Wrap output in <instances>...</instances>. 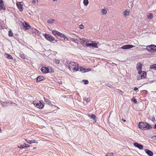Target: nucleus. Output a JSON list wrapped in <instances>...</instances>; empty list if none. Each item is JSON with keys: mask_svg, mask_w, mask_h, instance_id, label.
I'll use <instances>...</instances> for the list:
<instances>
[{"mask_svg": "<svg viewBox=\"0 0 156 156\" xmlns=\"http://www.w3.org/2000/svg\"><path fill=\"white\" fill-rule=\"evenodd\" d=\"M91 70V69L88 68V69H86L84 68L83 71L84 73H86L87 72H88L90 71Z\"/></svg>", "mask_w": 156, "mask_h": 156, "instance_id": "obj_26", "label": "nucleus"}, {"mask_svg": "<svg viewBox=\"0 0 156 156\" xmlns=\"http://www.w3.org/2000/svg\"><path fill=\"white\" fill-rule=\"evenodd\" d=\"M90 117L92 119H93L94 120H95L96 118V116L94 114H92L90 115Z\"/></svg>", "mask_w": 156, "mask_h": 156, "instance_id": "obj_32", "label": "nucleus"}, {"mask_svg": "<svg viewBox=\"0 0 156 156\" xmlns=\"http://www.w3.org/2000/svg\"><path fill=\"white\" fill-rule=\"evenodd\" d=\"M136 67L137 70H142V64L140 63H138Z\"/></svg>", "mask_w": 156, "mask_h": 156, "instance_id": "obj_17", "label": "nucleus"}, {"mask_svg": "<svg viewBox=\"0 0 156 156\" xmlns=\"http://www.w3.org/2000/svg\"><path fill=\"white\" fill-rule=\"evenodd\" d=\"M30 145L26 143L24 144L23 145H21L20 146H18V147L20 148H24L26 147H29Z\"/></svg>", "mask_w": 156, "mask_h": 156, "instance_id": "obj_14", "label": "nucleus"}, {"mask_svg": "<svg viewBox=\"0 0 156 156\" xmlns=\"http://www.w3.org/2000/svg\"><path fill=\"white\" fill-rule=\"evenodd\" d=\"M113 155V153H108L106 154L105 156H112Z\"/></svg>", "mask_w": 156, "mask_h": 156, "instance_id": "obj_31", "label": "nucleus"}, {"mask_svg": "<svg viewBox=\"0 0 156 156\" xmlns=\"http://www.w3.org/2000/svg\"><path fill=\"white\" fill-rule=\"evenodd\" d=\"M20 57L22 58L26 59V58L25 55L23 54H21L20 55Z\"/></svg>", "mask_w": 156, "mask_h": 156, "instance_id": "obj_25", "label": "nucleus"}, {"mask_svg": "<svg viewBox=\"0 0 156 156\" xmlns=\"http://www.w3.org/2000/svg\"><path fill=\"white\" fill-rule=\"evenodd\" d=\"M83 3L85 6H87L89 3L88 0H83Z\"/></svg>", "mask_w": 156, "mask_h": 156, "instance_id": "obj_23", "label": "nucleus"}, {"mask_svg": "<svg viewBox=\"0 0 156 156\" xmlns=\"http://www.w3.org/2000/svg\"><path fill=\"white\" fill-rule=\"evenodd\" d=\"M83 81L84 82L85 84H87L89 83L88 80H83Z\"/></svg>", "mask_w": 156, "mask_h": 156, "instance_id": "obj_37", "label": "nucleus"}, {"mask_svg": "<svg viewBox=\"0 0 156 156\" xmlns=\"http://www.w3.org/2000/svg\"><path fill=\"white\" fill-rule=\"evenodd\" d=\"M79 27L81 29H83L84 28V27L82 24H81L79 26Z\"/></svg>", "mask_w": 156, "mask_h": 156, "instance_id": "obj_41", "label": "nucleus"}, {"mask_svg": "<svg viewBox=\"0 0 156 156\" xmlns=\"http://www.w3.org/2000/svg\"><path fill=\"white\" fill-rule=\"evenodd\" d=\"M102 14L103 15H105L107 11V10L105 9H102Z\"/></svg>", "mask_w": 156, "mask_h": 156, "instance_id": "obj_29", "label": "nucleus"}, {"mask_svg": "<svg viewBox=\"0 0 156 156\" xmlns=\"http://www.w3.org/2000/svg\"><path fill=\"white\" fill-rule=\"evenodd\" d=\"M129 156H134V155L132 156V155H129Z\"/></svg>", "mask_w": 156, "mask_h": 156, "instance_id": "obj_58", "label": "nucleus"}, {"mask_svg": "<svg viewBox=\"0 0 156 156\" xmlns=\"http://www.w3.org/2000/svg\"><path fill=\"white\" fill-rule=\"evenodd\" d=\"M134 90H135V91H136L137 90H138V88L136 87H135L134 88Z\"/></svg>", "mask_w": 156, "mask_h": 156, "instance_id": "obj_48", "label": "nucleus"}, {"mask_svg": "<svg viewBox=\"0 0 156 156\" xmlns=\"http://www.w3.org/2000/svg\"><path fill=\"white\" fill-rule=\"evenodd\" d=\"M59 32H58V31H56V30H54L52 31V34L55 35L56 34L58 35V33Z\"/></svg>", "mask_w": 156, "mask_h": 156, "instance_id": "obj_27", "label": "nucleus"}, {"mask_svg": "<svg viewBox=\"0 0 156 156\" xmlns=\"http://www.w3.org/2000/svg\"><path fill=\"white\" fill-rule=\"evenodd\" d=\"M134 145L136 147L138 148L140 150H142L143 148V146L141 144H139L137 143H135Z\"/></svg>", "mask_w": 156, "mask_h": 156, "instance_id": "obj_8", "label": "nucleus"}, {"mask_svg": "<svg viewBox=\"0 0 156 156\" xmlns=\"http://www.w3.org/2000/svg\"><path fill=\"white\" fill-rule=\"evenodd\" d=\"M22 24L26 30H29L30 28V26L26 21L23 23Z\"/></svg>", "mask_w": 156, "mask_h": 156, "instance_id": "obj_6", "label": "nucleus"}, {"mask_svg": "<svg viewBox=\"0 0 156 156\" xmlns=\"http://www.w3.org/2000/svg\"><path fill=\"white\" fill-rule=\"evenodd\" d=\"M151 47L150 45L148 46H147L146 49L147 50L152 52Z\"/></svg>", "mask_w": 156, "mask_h": 156, "instance_id": "obj_24", "label": "nucleus"}, {"mask_svg": "<svg viewBox=\"0 0 156 156\" xmlns=\"http://www.w3.org/2000/svg\"><path fill=\"white\" fill-rule=\"evenodd\" d=\"M38 0H33L32 3L33 4H35L38 2Z\"/></svg>", "mask_w": 156, "mask_h": 156, "instance_id": "obj_39", "label": "nucleus"}, {"mask_svg": "<svg viewBox=\"0 0 156 156\" xmlns=\"http://www.w3.org/2000/svg\"><path fill=\"white\" fill-rule=\"evenodd\" d=\"M57 41V40H55V41Z\"/></svg>", "mask_w": 156, "mask_h": 156, "instance_id": "obj_59", "label": "nucleus"}, {"mask_svg": "<svg viewBox=\"0 0 156 156\" xmlns=\"http://www.w3.org/2000/svg\"><path fill=\"white\" fill-rule=\"evenodd\" d=\"M44 36L46 39L50 42H51L55 40V38L50 34H45L44 35Z\"/></svg>", "mask_w": 156, "mask_h": 156, "instance_id": "obj_4", "label": "nucleus"}, {"mask_svg": "<svg viewBox=\"0 0 156 156\" xmlns=\"http://www.w3.org/2000/svg\"><path fill=\"white\" fill-rule=\"evenodd\" d=\"M122 120L124 122H126V120H124V119H122Z\"/></svg>", "mask_w": 156, "mask_h": 156, "instance_id": "obj_55", "label": "nucleus"}, {"mask_svg": "<svg viewBox=\"0 0 156 156\" xmlns=\"http://www.w3.org/2000/svg\"><path fill=\"white\" fill-rule=\"evenodd\" d=\"M55 62L56 63H57V64H58L59 63L60 61L59 60H58V59H55Z\"/></svg>", "mask_w": 156, "mask_h": 156, "instance_id": "obj_38", "label": "nucleus"}, {"mask_svg": "<svg viewBox=\"0 0 156 156\" xmlns=\"http://www.w3.org/2000/svg\"><path fill=\"white\" fill-rule=\"evenodd\" d=\"M44 101L47 104L49 105H52L51 103V101L48 99L45 98H44Z\"/></svg>", "mask_w": 156, "mask_h": 156, "instance_id": "obj_16", "label": "nucleus"}, {"mask_svg": "<svg viewBox=\"0 0 156 156\" xmlns=\"http://www.w3.org/2000/svg\"><path fill=\"white\" fill-rule=\"evenodd\" d=\"M64 38L65 40H68V38L67 37H66L65 35V36H64Z\"/></svg>", "mask_w": 156, "mask_h": 156, "instance_id": "obj_46", "label": "nucleus"}, {"mask_svg": "<svg viewBox=\"0 0 156 156\" xmlns=\"http://www.w3.org/2000/svg\"><path fill=\"white\" fill-rule=\"evenodd\" d=\"M26 141L27 143L30 144H31L33 143H37V142L34 140H28L27 139L25 140Z\"/></svg>", "mask_w": 156, "mask_h": 156, "instance_id": "obj_13", "label": "nucleus"}, {"mask_svg": "<svg viewBox=\"0 0 156 156\" xmlns=\"http://www.w3.org/2000/svg\"><path fill=\"white\" fill-rule=\"evenodd\" d=\"M76 37H77V36H75L74 37L75 38L71 37V38H70L71 39V40L72 41H73L75 43L78 44V40L77 39V38H76Z\"/></svg>", "mask_w": 156, "mask_h": 156, "instance_id": "obj_12", "label": "nucleus"}, {"mask_svg": "<svg viewBox=\"0 0 156 156\" xmlns=\"http://www.w3.org/2000/svg\"><path fill=\"white\" fill-rule=\"evenodd\" d=\"M4 5L3 4H0V10H2L3 8V6Z\"/></svg>", "mask_w": 156, "mask_h": 156, "instance_id": "obj_40", "label": "nucleus"}, {"mask_svg": "<svg viewBox=\"0 0 156 156\" xmlns=\"http://www.w3.org/2000/svg\"><path fill=\"white\" fill-rule=\"evenodd\" d=\"M84 100L86 101L87 102H90V98H84Z\"/></svg>", "mask_w": 156, "mask_h": 156, "instance_id": "obj_33", "label": "nucleus"}, {"mask_svg": "<svg viewBox=\"0 0 156 156\" xmlns=\"http://www.w3.org/2000/svg\"><path fill=\"white\" fill-rule=\"evenodd\" d=\"M137 70L138 71V73L140 74H141L142 73L141 70L139 69V70Z\"/></svg>", "mask_w": 156, "mask_h": 156, "instance_id": "obj_45", "label": "nucleus"}, {"mask_svg": "<svg viewBox=\"0 0 156 156\" xmlns=\"http://www.w3.org/2000/svg\"><path fill=\"white\" fill-rule=\"evenodd\" d=\"M79 69H80V71H82L83 70H84V68H83V67H80V68H79Z\"/></svg>", "mask_w": 156, "mask_h": 156, "instance_id": "obj_43", "label": "nucleus"}, {"mask_svg": "<svg viewBox=\"0 0 156 156\" xmlns=\"http://www.w3.org/2000/svg\"><path fill=\"white\" fill-rule=\"evenodd\" d=\"M146 153L149 156H152L153 155V153L150 150L148 149H146L145 150Z\"/></svg>", "mask_w": 156, "mask_h": 156, "instance_id": "obj_11", "label": "nucleus"}, {"mask_svg": "<svg viewBox=\"0 0 156 156\" xmlns=\"http://www.w3.org/2000/svg\"><path fill=\"white\" fill-rule=\"evenodd\" d=\"M22 2H20L18 3H17V6L18 8L22 12L23 10V6L22 5L20 4Z\"/></svg>", "mask_w": 156, "mask_h": 156, "instance_id": "obj_10", "label": "nucleus"}, {"mask_svg": "<svg viewBox=\"0 0 156 156\" xmlns=\"http://www.w3.org/2000/svg\"><path fill=\"white\" fill-rule=\"evenodd\" d=\"M69 69L73 72H77L79 70V66L77 63L70 62L69 64Z\"/></svg>", "mask_w": 156, "mask_h": 156, "instance_id": "obj_1", "label": "nucleus"}, {"mask_svg": "<svg viewBox=\"0 0 156 156\" xmlns=\"http://www.w3.org/2000/svg\"><path fill=\"white\" fill-rule=\"evenodd\" d=\"M91 46L95 48H98V44L97 43H91Z\"/></svg>", "mask_w": 156, "mask_h": 156, "instance_id": "obj_22", "label": "nucleus"}, {"mask_svg": "<svg viewBox=\"0 0 156 156\" xmlns=\"http://www.w3.org/2000/svg\"><path fill=\"white\" fill-rule=\"evenodd\" d=\"M58 83L59 84H62V82L61 81H58Z\"/></svg>", "mask_w": 156, "mask_h": 156, "instance_id": "obj_50", "label": "nucleus"}, {"mask_svg": "<svg viewBox=\"0 0 156 156\" xmlns=\"http://www.w3.org/2000/svg\"><path fill=\"white\" fill-rule=\"evenodd\" d=\"M80 40L81 41H80V42L82 44H84V43H82V41H83V42H84L85 41L84 40V39H80Z\"/></svg>", "mask_w": 156, "mask_h": 156, "instance_id": "obj_42", "label": "nucleus"}, {"mask_svg": "<svg viewBox=\"0 0 156 156\" xmlns=\"http://www.w3.org/2000/svg\"><path fill=\"white\" fill-rule=\"evenodd\" d=\"M150 68L151 69H156V64L151 65L150 66Z\"/></svg>", "mask_w": 156, "mask_h": 156, "instance_id": "obj_28", "label": "nucleus"}, {"mask_svg": "<svg viewBox=\"0 0 156 156\" xmlns=\"http://www.w3.org/2000/svg\"><path fill=\"white\" fill-rule=\"evenodd\" d=\"M41 70L43 73H46L49 72V69L45 67H43Z\"/></svg>", "mask_w": 156, "mask_h": 156, "instance_id": "obj_7", "label": "nucleus"}, {"mask_svg": "<svg viewBox=\"0 0 156 156\" xmlns=\"http://www.w3.org/2000/svg\"><path fill=\"white\" fill-rule=\"evenodd\" d=\"M5 57L7 58H8L9 59H12V57L11 56V55L7 53H6L5 55Z\"/></svg>", "mask_w": 156, "mask_h": 156, "instance_id": "obj_21", "label": "nucleus"}, {"mask_svg": "<svg viewBox=\"0 0 156 156\" xmlns=\"http://www.w3.org/2000/svg\"><path fill=\"white\" fill-rule=\"evenodd\" d=\"M3 4V0H0V4Z\"/></svg>", "mask_w": 156, "mask_h": 156, "instance_id": "obj_49", "label": "nucleus"}, {"mask_svg": "<svg viewBox=\"0 0 156 156\" xmlns=\"http://www.w3.org/2000/svg\"><path fill=\"white\" fill-rule=\"evenodd\" d=\"M1 105L3 107L6 106V101L2 102L0 101Z\"/></svg>", "mask_w": 156, "mask_h": 156, "instance_id": "obj_30", "label": "nucleus"}, {"mask_svg": "<svg viewBox=\"0 0 156 156\" xmlns=\"http://www.w3.org/2000/svg\"><path fill=\"white\" fill-rule=\"evenodd\" d=\"M153 16L152 14H150L149 15H148V18L149 19H151L152 17H153Z\"/></svg>", "mask_w": 156, "mask_h": 156, "instance_id": "obj_35", "label": "nucleus"}, {"mask_svg": "<svg viewBox=\"0 0 156 156\" xmlns=\"http://www.w3.org/2000/svg\"><path fill=\"white\" fill-rule=\"evenodd\" d=\"M54 21L55 20H54L50 19L47 21V22L48 24H52Z\"/></svg>", "mask_w": 156, "mask_h": 156, "instance_id": "obj_20", "label": "nucleus"}, {"mask_svg": "<svg viewBox=\"0 0 156 156\" xmlns=\"http://www.w3.org/2000/svg\"><path fill=\"white\" fill-rule=\"evenodd\" d=\"M39 31H38V30H36V32L37 33H38Z\"/></svg>", "mask_w": 156, "mask_h": 156, "instance_id": "obj_53", "label": "nucleus"}, {"mask_svg": "<svg viewBox=\"0 0 156 156\" xmlns=\"http://www.w3.org/2000/svg\"><path fill=\"white\" fill-rule=\"evenodd\" d=\"M134 47V46L133 45L131 44H127L123 46L121 48L126 49H129Z\"/></svg>", "mask_w": 156, "mask_h": 156, "instance_id": "obj_5", "label": "nucleus"}, {"mask_svg": "<svg viewBox=\"0 0 156 156\" xmlns=\"http://www.w3.org/2000/svg\"><path fill=\"white\" fill-rule=\"evenodd\" d=\"M45 79V78L43 76H38L36 80V81L37 82H39L41 80H44Z\"/></svg>", "mask_w": 156, "mask_h": 156, "instance_id": "obj_9", "label": "nucleus"}, {"mask_svg": "<svg viewBox=\"0 0 156 156\" xmlns=\"http://www.w3.org/2000/svg\"><path fill=\"white\" fill-rule=\"evenodd\" d=\"M9 37H12L13 36L12 32L11 30L9 32Z\"/></svg>", "mask_w": 156, "mask_h": 156, "instance_id": "obj_34", "label": "nucleus"}, {"mask_svg": "<svg viewBox=\"0 0 156 156\" xmlns=\"http://www.w3.org/2000/svg\"><path fill=\"white\" fill-rule=\"evenodd\" d=\"M156 137V136H154L152 137V139L154 140L155 137Z\"/></svg>", "mask_w": 156, "mask_h": 156, "instance_id": "obj_51", "label": "nucleus"}, {"mask_svg": "<svg viewBox=\"0 0 156 156\" xmlns=\"http://www.w3.org/2000/svg\"><path fill=\"white\" fill-rule=\"evenodd\" d=\"M58 36H59L62 37H64V36H65V35H64V34H62L60 33V32L58 33Z\"/></svg>", "mask_w": 156, "mask_h": 156, "instance_id": "obj_36", "label": "nucleus"}, {"mask_svg": "<svg viewBox=\"0 0 156 156\" xmlns=\"http://www.w3.org/2000/svg\"><path fill=\"white\" fill-rule=\"evenodd\" d=\"M129 10L127 9L124 11L123 12V15L125 16H128L129 14Z\"/></svg>", "mask_w": 156, "mask_h": 156, "instance_id": "obj_15", "label": "nucleus"}, {"mask_svg": "<svg viewBox=\"0 0 156 156\" xmlns=\"http://www.w3.org/2000/svg\"><path fill=\"white\" fill-rule=\"evenodd\" d=\"M10 102H6V104H8Z\"/></svg>", "mask_w": 156, "mask_h": 156, "instance_id": "obj_54", "label": "nucleus"}, {"mask_svg": "<svg viewBox=\"0 0 156 156\" xmlns=\"http://www.w3.org/2000/svg\"><path fill=\"white\" fill-rule=\"evenodd\" d=\"M151 50L152 51H156V46L154 45H151Z\"/></svg>", "mask_w": 156, "mask_h": 156, "instance_id": "obj_18", "label": "nucleus"}, {"mask_svg": "<svg viewBox=\"0 0 156 156\" xmlns=\"http://www.w3.org/2000/svg\"><path fill=\"white\" fill-rule=\"evenodd\" d=\"M53 0V1H57V0Z\"/></svg>", "mask_w": 156, "mask_h": 156, "instance_id": "obj_57", "label": "nucleus"}, {"mask_svg": "<svg viewBox=\"0 0 156 156\" xmlns=\"http://www.w3.org/2000/svg\"><path fill=\"white\" fill-rule=\"evenodd\" d=\"M134 103H136L137 102V100L136 99H134L133 100Z\"/></svg>", "mask_w": 156, "mask_h": 156, "instance_id": "obj_47", "label": "nucleus"}, {"mask_svg": "<svg viewBox=\"0 0 156 156\" xmlns=\"http://www.w3.org/2000/svg\"><path fill=\"white\" fill-rule=\"evenodd\" d=\"M34 105L39 109H42L44 107V104L41 101L38 100H35L33 101Z\"/></svg>", "mask_w": 156, "mask_h": 156, "instance_id": "obj_3", "label": "nucleus"}, {"mask_svg": "<svg viewBox=\"0 0 156 156\" xmlns=\"http://www.w3.org/2000/svg\"><path fill=\"white\" fill-rule=\"evenodd\" d=\"M12 102H11L10 104H12Z\"/></svg>", "mask_w": 156, "mask_h": 156, "instance_id": "obj_60", "label": "nucleus"}, {"mask_svg": "<svg viewBox=\"0 0 156 156\" xmlns=\"http://www.w3.org/2000/svg\"><path fill=\"white\" fill-rule=\"evenodd\" d=\"M146 76V73L145 71H143L141 75V78H145Z\"/></svg>", "mask_w": 156, "mask_h": 156, "instance_id": "obj_19", "label": "nucleus"}, {"mask_svg": "<svg viewBox=\"0 0 156 156\" xmlns=\"http://www.w3.org/2000/svg\"><path fill=\"white\" fill-rule=\"evenodd\" d=\"M86 45L87 47L91 46V43H87L86 44Z\"/></svg>", "mask_w": 156, "mask_h": 156, "instance_id": "obj_44", "label": "nucleus"}, {"mask_svg": "<svg viewBox=\"0 0 156 156\" xmlns=\"http://www.w3.org/2000/svg\"><path fill=\"white\" fill-rule=\"evenodd\" d=\"M154 127L156 129V124L154 125Z\"/></svg>", "mask_w": 156, "mask_h": 156, "instance_id": "obj_56", "label": "nucleus"}, {"mask_svg": "<svg viewBox=\"0 0 156 156\" xmlns=\"http://www.w3.org/2000/svg\"><path fill=\"white\" fill-rule=\"evenodd\" d=\"M2 9H3L4 10H5L6 9H5V7H4L3 6V8Z\"/></svg>", "mask_w": 156, "mask_h": 156, "instance_id": "obj_52", "label": "nucleus"}, {"mask_svg": "<svg viewBox=\"0 0 156 156\" xmlns=\"http://www.w3.org/2000/svg\"><path fill=\"white\" fill-rule=\"evenodd\" d=\"M139 127L143 130H146L151 129L152 127L151 125H149L147 122H140L138 125Z\"/></svg>", "mask_w": 156, "mask_h": 156, "instance_id": "obj_2", "label": "nucleus"}]
</instances>
